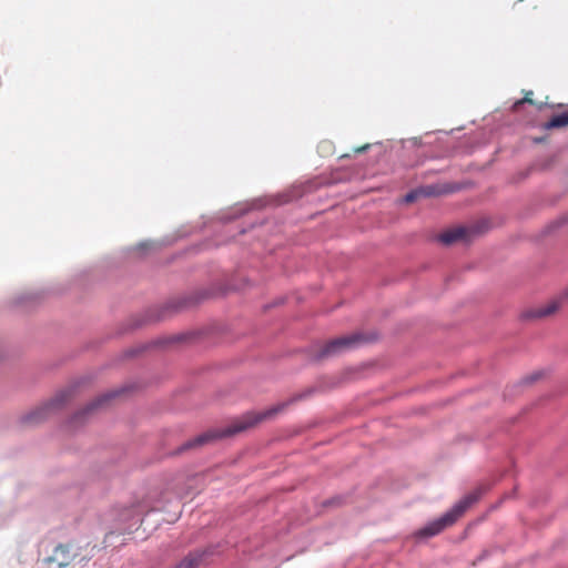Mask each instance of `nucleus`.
<instances>
[{"label": "nucleus", "mask_w": 568, "mask_h": 568, "mask_svg": "<svg viewBox=\"0 0 568 568\" xmlns=\"http://www.w3.org/2000/svg\"><path fill=\"white\" fill-rule=\"evenodd\" d=\"M364 339L365 337L362 334L357 333L332 339L321 348L317 357L321 359L333 355H337L345 349H351L357 346Z\"/></svg>", "instance_id": "obj_4"}, {"label": "nucleus", "mask_w": 568, "mask_h": 568, "mask_svg": "<svg viewBox=\"0 0 568 568\" xmlns=\"http://www.w3.org/2000/svg\"><path fill=\"white\" fill-rule=\"evenodd\" d=\"M305 395L298 394L293 396L292 398L281 402L265 410L262 412H248L241 417L234 419L229 426L224 428L219 429H212L207 430L199 436H196L194 439H191L186 442L184 445H182L179 449V453L197 447L203 446L207 443H211L217 438H224L230 437L233 435H236L239 433H242L246 429H250L257 424L274 418L276 415L283 413L291 404L302 399Z\"/></svg>", "instance_id": "obj_1"}, {"label": "nucleus", "mask_w": 568, "mask_h": 568, "mask_svg": "<svg viewBox=\"0 0 568 568\" xmlns=\"http://www.w3.org/2000/svg\"><path fill=\"white\" fill-rule=\"evenodd\" d=\"M568 125V112H564L561 114H557L552 116L549 122L546 123V129H555L562 128Z\"/></svg>", "instance_id": "obj_8"}, {"label": "nucleus", "mask_w": 568, "mask_h": 568, "mask_svg": "<svg viewBox=\"0 0 568 568\" xmlns=\"http://www.w3.org/2000/svg\"><path fill=\"white\" fill-rule=\"evenodd\" d=\"M369 148H371V144L367 143V144H364V145H362L359 148H356L354 151H355V153H362V152L367 151Z\"/></svg>", "instance_id": "obj_13"}, {"label": "nucleus", "mask_w": 568, "mask_h": 568, "mask_svg": "<svg viewBox=\"0 0 568 568\" xmlns=\"http://www.w3.org/2000/svg\"><path fill=\"white\" fill-rule=\"evenodd\" d=\"M203 552L195 551L182 559L175 568H197L202 561Z\"/></svg>", "instance_id": "obj_7"}, {"label": "nucleus", "mask_w": 568, "mask_h": 568, "mask_svg": "<svg viewBox=\"0 0 568 568\" xmlns=\"http://www.w3.org/2000/svg\"><path fill=\"white\" fill-rule=\"evenodd\" d=\"M468 230L465 227H456L448 231H445L439 235V241L446 245L453 244L457 241L465 240L467 236Z\"/></svg>", "instance_id": "obj_6"}, {"label": "nucleus", "mask_w": 568, "mask_h": 568, "mask_svg": "<svg viewBox=\"0 0 568 568\" xmlns=\"http://www.w3.org/2000/svg\"><path fill=\"white\" fill-rule=\"evenodd\" d=\"M116 395V393H108L99 398H97L93 403H91L88 407H87V412H91V410H94L95 408L102 406L105 402H108L109 399L113 398L114 396Z\"/></svg>", "instance_id": "obj_9"}, {"label": "nucleus", "mask_w": 568, "mask_h": 568, "mask_svg": "<svg viewBox=\"0 0 568 568\" xmlns=\"http://www.w3.org/2000/svg\"><path fill=\"white\" fill-rule=\"evenodd\" d=\"M49 408L48 407H42L33 413H31L30 415L27 416V419L28 422L30 423H37V422H40L41 419H43L48 413Z\"/></svg>", "instance_id": "obj_10"}, {"label": "nucleus", "mask_w": 568, "mask_h": 568, "mask_svg": "<svg viewBox=\"0 0 568 568\" xmlns=\"http://www.w3.org/2000/svg\"><path fill=\"white\" fill-rule=\"evenodd\" d=\"M423 193L422 190H414L409 193H407L404 197V201L406 203H413L414 201H416L418 199V196Z\"/></svg>", "instance_id": "obj_12"}, {"label": "nucleus", "mask_w": 568, "mask_h": 568, "mask_svg": "<svg viewBox=\"0 0 568 568\" xmlns=\"http://www.w3.org/2000/svg\"><path fill=\"white\" fill-rule=\"evenodd\" d=\"M532 91H527L525 97L521 100H518L514 103L513 109L515 111L519 110V106L524 103L535 104V101L531 99Z\"/></svg>", "instance_id": "obj_11"}, {"label": "nucleus", "mask_w": 568, "mask_h": 568, "mask_svg": "<svg viewBox=\"0 0 568 568\" xmlns=\"http://www.w3.org/2000/svg\"><path fill=\"white\" fill-rule=\"evenodd\" d=\"M483 489L477 488L474 491L466 495L453 509L444 514L436 520L428 523L425 527L420 528L416 532V537L428 538L438 535L445 528L452 526L463 514L475 504L481 496Z\"/></svg>", "instance_id": "obj_2"}, {"label": "nucleus", "mask_w": 568, "mask_h": 568, "mask_svg": "<svg viewBox=\"0 0 568 568\" xmlns=\"http://www.w3.org/2000/svg\"><path fill=\"white\" fill-rule=\"evenodd\" d=\"M84 557L72 545H58L50 557L47 558L49 568H68L75 562L81 564Z\"/></svg>", "instance_id": "obj_3"}, {"label": "nucleus", "mask_w": 568, "mask_h": 568, "mask_svg": "<svg viewBox=\"0 0 568 568\" xmlns=\"http://www.w3.org/2000/svg\"><path fill=\"white\" fill-rule=\"evenodd\" d=\"M568 300V287L565 288L560 295L545 305L536 307L527 312L526 316L530 318H542L552 315L556 313L562 305V303Z\"/></svg>", "instance_id": "obj_5"}]
</instances>
